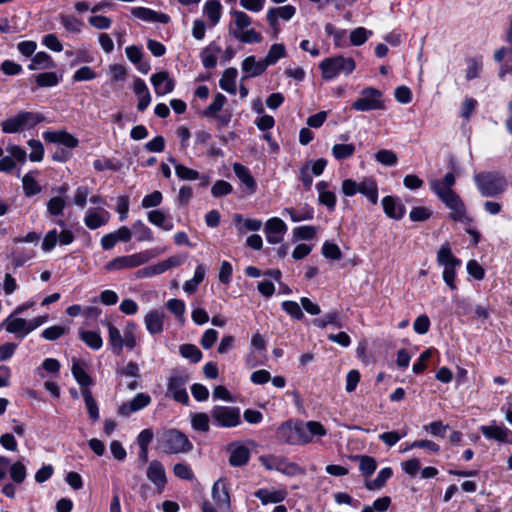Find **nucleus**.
I'll return each instance as SVG.
<instances>
[{"instance_id":"3","label":"nucleus","mask_w":512,"mask_h":512,"mask_svg":"<svg viewBox=\"0 0 512 512\" xmlns=\"http://www.w3.org/2000/svg\"><path fill=\"white\" fill-rule=\"evenodd\" d=\"M45 116L39 112L20 111L15 116L1 122V129L4 133H17L23 130L34 128L43 122Z\"/></svg>"},{"instance_id":"36","label":"nucleus","mask_w":512,"mask_h":512,"mask_svg":"<svg viewBox=\"0 0 512 512\" xmlns=\"http://www.w3.org/2000/svg\"><path fill=\"white\" fill-rule=\"evenodd\" d=\"M313 325L321 329H325L328 325L341 328L343 326L341 322V314L339 311H331L321 318L314 319Z\"/></svg>"},{"instance_id":"59","label":"nucleus","mask_w":512,"mask_h":512,"mask_svg":"<svg viewBox=\"0 0 512 512\" xmlns=\"http://www.w3.org/2000/svg\"><path fill=\"white\" fill-rule=\"evenodd\" d=\"M173 473L182 480L192 481L195 478L192 468L187 463H176L173 467Z\"/></svg>"},{"instance_id":"18","label":"nucleus","mask_w":512,"mask_h":512,"mask_svg":"<svg viewBox=\"0 0 512 512\" xmlns=\"http://www.w3.org/2000/svg\"><path fill=\"white\" fill-rule=\"evenodd\" d=\"M168 161L174 165L176 176L184 181H194L202 179L203 186H206L209 182V177L206 175H200V173L194 169L188 168L182 164L177 163L174 157H169Z\"/></svg>"},{"instance_id":"45","label":"nucleus","mask_w":512,"mask_h":512,"mask_svg":"<svg viewBox=\"0 0 512 512\" xmlns=\"http://www.w3.org/2000/svg\"><path fill=\"white\" fill-rule=\"evenodd\" d=\"M206 269L202 264H199L194 272L192 279L185 282L183 289L185 292L192 294L197 290L198 285L204 280Z\"/></svg>"},{"instance_id":"63","label":"nucleus","mask_w":512,"mask_h":512,"mask_svg":"<svg viewBox=\"0 0 512 512\" xmlns=\"http://www.w3.org/2000/svg\"><path fill=\"white\" fill-rule=\"evenodd\" d=\"M268 12H273L277 19L281 18L285 21L292 19L296 13V8L293 5H285L277 8H270Z\"/></svg>"},{"instance_id":"10","label":"nucleus","mask_w":512,"mask_h":512,"mask_svg":"<svg viewBox=\"0 0 512 512\" xmlns=\"http://www.w3.org/2000/svg\"><path fill=\"white\" fill-rule=\"evenodd\" d=\"M151 397L147 393H138L130 401L122 403L117 413L122 417H128L132 413L138 412L151 404Z\"/></svg>"},{"instance_id":"5","label":"nucleus","mask_w":512,"mask_h":512,"mask_svg":"<svg viewBox=\"0 0 512 512\" xmlns=\"http://www.w3.org/2000/svg\"><path fill=\"white\" fill-rule=\"evenodd\" d=\"M356 67V63L351 57L335 56L325 58L319 64L322 77L325 80H332L339 74L349 75Z\"/></svg>"},{"instance_id":"40","label":"nucleus","mask_w":512,"mask_h":512,"mask_svg":"<svg viewBox=\"0 0 512 512\" xmlns=\"http://www.w3.org/2000/svg\"><path fill=\"white\" fill-rule=\"evenodd\" d=\"M220 51V47L213 44L204 48L200 54L203 66L207 69L214 68L217 64V53H219Z\"/></svg>"},{"instance_id":"17","label":"nucleus","mask_w":512,"mask_h":512,"mask_svg":"<svg viewBox=\"0 0 512 512\" xmlns=\"http://www.w3.org/2000/svg\"><path fill=\"white\" fill-rule=\"evenodd\" d=\"M212 498L219 508H230L231 502L229 495V487L226 480L219 479L214 483L212 487Z\"/></svg>"},{"instance_id":"28","label":"nucleus","mask_w":512,"mask_h":512,"mask_svg":"<svg viewBox=\"0 0 512 512\" xmlns=\"http://www.w3.org/2000/svg\"><path fill=\"white\" fill-rule=\"evenodd\" d=\"M393 475V470L390 467L382 468L375 479L373 480H365L364 486L367 490L375 491L382 489L388 479H390Z\"/></svg>"},{"instance_id":"33","label":"nucleus","mask_w":512,"mask_h":512,"mask_svg":"<svg viewBox=\"0 0 512 512\" xmlns=\"http://www.w3.org/2000/svg\"><path fill=\"white\" fill-rule=\"evenodd\" d=\"M254 496L258 498L262 504L266 505L269 503H280L285 497L286 493L284 491H270L268 489H258Z\"/></svg>"},{"instance_id":"16","label":"nucleus","mask_w":512,"mask_h":512,"mask_svg":"<svg viewBox=\"0 0 512 512\" xmlns=\"http://www.w3.org/2000/svg\"><path fill=\"white\" fill-rule=\"evenodd\" d=\"M147 478L162 491L167 483L166 473L163 464L158 460H153L149 463Z\"/></svg>"},{"instance_id":"38","label":"nucleus","mask_w":512,"mask_h":512,"mask_svg":"<svg viewBox=\"0 0 512 512\" xmlns=\"http://www.w3.org/2000/svg\"><path fill=\"white\" fill-rule=\"evenodd\" d=\"M106 326L108 328L109 344L112 348V351L119 355L124 347L123 336L121 335L119 329L112 323L107 322Z\"/></svg>"},{"instance_id":"21","label":"nucleus","mask_w":512,"mask_h":512,"mask_svg":"<svg viewBox=\"0 0 512 512\" xmlns=\"http://www.w3.org/2000/svg\"><path fill=\"white\" fill-rule=\"evenodd\" d=\"M165 313L161 310H151L144 317L147 331L152 334H160L163 331Z\"/></svg>"},{"instance_id":"44","label":"nucleus","mask_w":512,"mask_h":512,"mask_svg":"<svg viewBox=\"0 0 512 512\" xmlns=\"http://www.w3.org/2000/svg\"><path fill=\"white\" fill-rule=\"evenodd\" d=\"M191 426L193 430L207 433L210 430L209 415L203 412L191 414Z\"/></svg>"},{"instance_id":"51","label":"nucleus","mask_w":512,"mask_h":512,"mask_svg":"<svg viewBox=\"0 0 512 512\" xmlns=\"http://www.w3.org/2000/svg\"><path fill=\"white\" fill-rule=\"evenodd\" d=\"M332 155L337 160H344L350 158L355 152V145L350 144H335L332 147Z\"/></svg>"},{"instance_id":"46","label":"nucleus","mask_w":512,"mask_h":512,"mask_svg":"<svg viewBox=\"0 0 512 512\" xmlns=\"http://www.w3.org/2000/svg\"><path fill=\"white\" fill-rule=\"evenodd\" d=\"M132 231L136 236L137 241L139 242H150L154 240L152 230L146 224H144L142 220H137L136 222H134L132 226Z\"/></svg>"},{"instance_id":"54","label":"nucleus","mask_w":512,"mask_h":512,"mask_svg":"<svg viewBox=\"0 0 512 512\" xmlns=\"http://www.w3.org/2000/svg\"><path fill=\"white\" fill-rule=\"evenodd\" d=\"M22 185L24 193L28 197L36 195L41 191V187L30 173L24 175Z\"/></svg>"},{"instance_id":"61","label":"nucleus","mask_w":512,"mask_h":512,"mask_svg":"<svg viewBox=\"0 0 512 512\" xmlns=\"http://www.w3.org/2000/svg\"><path fill=\"white\" fill-rule=\"evenodd\" d=\"M28 146L31 149V152L29 154V159L32 162H40L43 159L44 156V148L42 143L39 140L36 139H30L27 142Z\"/></svg>"},{"instance_id":"35","label":"nucleus","mask_w":512,"mask_h":512,"mask_svg":"<svg viewBox=\"0 0 512 512\" xmlns=\"http://www.w3.org/2000/svg\"><path fill=\"white\" fill-rule=\"evenodd\" d=\"M359 193L366 196L372 204H377L378 186L373 178H365L362 182H360Z\"/></svg>"},{"instance_id":"13","label":"nucleus","mask_w":512,"mask_h":512,"mask_svg":"<svg viewBox=\"0 0 512 512\" xmlns=\"http://www.w3.org/2000/svg\"><path fill=\"white\" fill-rule=\"evenodd\" d=\"M43 138L46 142L61 144L70 149L77 147L79 144V140L66 130L45 131Z\"/></svg>"},{"instance_id":"2","label":"nucleus","mask_w":512,"mask_h":512,"mask_svg":"<svg viewBox=\"0 0 512 512\" xmlns=\"http://www.w3.org/2000/svg\"><path fill=\"white\" fill-rule=\"evenodd\" d=\"M474 182L483 197H495L507 189L505 177L498 172H481L474 175Z\"/></svg>"},{"instance_id":"39","label":"nucleus","mask_w":512,"mask_h":512,"mask_svg":"<svg viewBox=\"0 0 512 512\" xmlns=\"http://www.w3.org/2000/svg\"><path fill=\"white\" fill-rule=\"evenodd\" d=\"M59 19L64 29L69 33L78 34L84 27V22L74 15L60 14Z\"/></svg>"},{"instance_id":"56","label":"nucleus","mask_w":512,"mask_h":512,"mask_svg":"<svg viewBox=\"0 0 512 512\" xmlns=\"http://www.w3.org/2000/svg\"><path fill=\"white\" fill-rule=\"evenodd\" d=\"M65 206L66 202L64 197L55 196L48 201L47 211L51 216H59L63 214Z\"/></svg>"},{"instance_id":"8","label":"nucleus","mask_w":512,"mask_h":512,"mask_svg":"<svg viewBox=\"0 0 512 512\" xmlns=\"http://www.w3.org/2000/svg\"><path fill=\"white\" fill-rule=\"evenodd\" d=\"M383 108L382 92L372 87L363 89L360 97L352 104V109L362 112Z\"/></svg>"},{"instance_id":"42","label":"nucleus","mask_w":512,"mask_h":512,"mask_svg":"<svg viewBox=\"0 0 512 512\" xmlns=\"http://www.w3.org/2000/svg\"><path fill=\"white\" fill-rule=\"evenodd\" d=\"M147 218L153 225L170 231L173 229V223L167 221V216L161 210H151L147 213Z\"/></svg>"},{"instance_id":"19","label":"nucleus","mask_w":512,"mask_h":512,"mask_svg":"<svg viewBox=\"0 0 512 512\" xmlns=\"http://www.w3.org/2000/svg\"><path fill=\"white\" fill-rule=\"evenodd\" d=\"M230 452L229 464L233 467H241L248 463L250 459V450L241 444H230L228 446Z\"/></svg>"},{"instance_id":"43","label":"nucleus","mask_w":512,"mask_h":512,"mask_svg":"<svg viewBox=\"0 0 512 512\" xmlns=\"http://www.w3.org/2000/svg\"><path fill=\"white\" fill-rule=\"evenodd\" d=\"M222 6L219 1L211 0L206 2L203 8L204 14L209 18L211 26H215L221 18Z\"/></svg>"},{"instance_id":"52","label":"nucleus","mask_w":512,"mask_h":512,"mask_svg":"<svg viewBox=\"0 0 512 512\" xmlns=\"http://www.w3.org/2000/svg\"><path fill=\"white\" fill-rule=\"evenodd\" d=\"M408 434V429L403 428L398 431H390V432H384L379 435V439L385 443L387 446L392 447L394 446L400 439L405 437Z\"/></svg>"},{"instance_id":"64","label":"nucleus","mask_w":512,"mask_h":512,"mask_svg":"<svg viewBox=\"0 0 512 512\" xmlns=\"http://www.w3.org/2000/svg\"><path fill=\"white\" fill-rule=\"evenodd\" d=\"M68 332V329L60 326V325H54L46 328L42 332V337L48 341H55L62 337L64 334Z\"/></svg>"},{"instance_id":"50","label":"nucleus","mask_w":512,"mask_h":512,"mask_svg":"<svg viewBox=\"0 0 512 512\" xmlns=\"http://www.w3.org/2000/svg\"><path fill=\"white\" fill-rule=\"evenodd\" d=\"M136 330L137 325L134 322H127L124 328L123 343L130 350L134 349L137 345Z\"/></svg>"},{"instance_id":"1","label":"nucleus","mask_w":512,"mask_h":512,"mask_svg":"<svg viewBox=\"0 0 512 512\" xmlns=\"http://www.w3.org/2000/svg\"><path fill=\"white\" fill-rule=\"evenodd\" d=\"M327 433L325 427L318 421H286L277 430L278 439L289 445H305L315 436L322 437Z\"/></svg>"},{"instance_id":"47","label":"nucleus","mask_w":512,"mask_h":512,"mask_svg":"<svg viewBox=\"0 0 512 512\" xmlns=\"http://www.w3.org/2000/svg\"><path fill=\"white\" fill-rule=\"evenodd\" d=\"M285 56V45L282 43H276L270 47L267 55L264 57L263 60L265 61L267 66H270L276 64L279 59L284 58Z\"/></svg>"},{"instance_id":"60","label":"nucleus","mask_w":512,"mask_h":512,"mask_svg":"<svg viewBox=\"0 0 512 512\" xmlns=\"http://www.w3.org/2000/svg\"><path fill=\"white\" fill-rule=\"evenodd\" d=\"M226 102V97L222 93H217L212 103L207 107L204 115L207 117H216L217 113L222 110Z\"/></svg>"},{"instance_id":"23","label":"nucleus","mask_w":512,"mask_h":512,"mask_svg":"<svg viewBox=\"0 0 512 512\" xmlns=\"http://www.w3.org/2000/svg\"><path fill=\"white\" fill-rule=\"evenodd\" d=\"M241 67L242 71L247 74L244 78H250L260 76L268 66L263 59L257 61L255 56H248L242 61Z\"/></svg>"},{"instance_id":"12","label":"nucleus","mask_w":512,"mask_h":512,"mask_svg":"<svg viewBox=\"0 0 512 512\" xmlns=\"http://www.w3.org/2000/svg\"><path fill=\"white\" fill-rule=\"evenodd\" d=\"M441 201L452 210L451 218L455 221L460 222H471V219L466 215L465 205L462 202L461 198L452 191L445 197L441 199Z\"/></svg>"},{"instance_id":"20","label":"nucleus","mask_w":512,"mask_h":512,"mask_svg":"<svg viewBox=\"0 0 512 512\" xmlns=\"http://www.w3.org/2000/svg\"><path fill=\"white\" fill-rule=\"evenodd\" d=\"M15 314L8 316L0 325L4 327L7 332L15 334L17 338L23 339L28 335L26 319L14 318Z\"/></svg>"},{"instance_id":"32","label":"nucleus","mask_w":512,"mask_h":512,"mask_svg":"<svg viewBox=\"0 0 512 512\" xmlns=\"http://www.w3.org/2000/svg\"><path fill=\"white\" fill-rule=\"evenodd\" d=\"M437 263L443 267L450 265L461 266V260L456 258L451 251L450 245L445 243L441 245L437 252Z\"/></svg>"},{"instance_id":"48","label":"nucleus","mask_w":512,"mask_h":512,"mask_svg":"<svg viewBox=\"0 0 512 512\" xmlns=\"http://www.w3.org/2000/svg\"><path fill=\"white\" fill-rule=\"evenodd\" d=\"M79 336L80 339L93 350H99L103 345L101 335L98 332L80 331Z\"/></svg>"},{"instance_id":"57","label":"nucleus","mask_w":512,"mask_h":512,"mask_svg":"<svg viewBox=\"0 0 512 512\" xmlns=\"http://www.w3.org/2000/svg\"><path fill=\"white\" fill-rule=\"evenodd\" d=\"M375 159L384 166H394L398 157L392 150L381 149L375 154Z\"/></svg>"},{"instance_id":"14","label":"nucleus","mask_w":512,"mask_h":512,"mask_svg":"<svg viewBox=\"0 0 512 512\" xmlns=\"http://www.w3.org/2000/svg\"><path fill=\"white\" fill-rule=\"evenodd\" d=\"M480 431L487 439L512 444V431L504 425L481 426Z\"/></svg>"},{"instance_id":"6","label":"nucleus","mask_w":512,"mask_h":512,"mask_svg":"<svg viewBox=\"0 0 512 512\" xmlns=\"http://www.w3.org/2000/svg\"><path fill=\"white\" fill-rule=\"evenodd\" d=\"M155 255L150 250L137 252L131 255L118 256L105 265L107 271L133 269L149 262Z\"/></svg>"},{"instance_id":"29","label":"nucleus","mask_w":512,"mask_h":512,"mask_svg":"<svg viewBox=\"0 0 512 512\" xmlns=\"http://www.w3.org/2000/svg\"><path fill=\"white\" fill-rule=\"evenodd\" d=\"M354 460L359 463V471L365 480H369V477L374 474L377 469L376 460L368 455H356Z\"/></svg>"},{"instance_id":"26","label":"nucleus","mask_w":512,"mask_h":512,"mask_svg":"<svg viewBox=\"0 0 512 512\" xmlns=\"http://www.w3.org/2000/svg\"><path fill=\"white\" fill-rule=\"evenodd\" d=\"M84 363L73 358L71 372L77 383L83 388H88L93 384L90 375L85 371Z\"/></svg>"},{"instance_id":"37","label":"nucleus","mask_w":512,"mask_h":512,"mask_svg":"<svg viewBox=\"0 0 512 512\" xmlns=\"http://www.w3.org/2000/svg\"><path fill=\"white\" fill-rule=\"evenodd\" d=\"M229 34L233 36L235 39L243 42V43H260L263 39L262 35L257 32L255 29H248L246 31L234 30L232 28L229 29Z\"/></svg>"},{"instance_id":"9","label":"nucleus","mask_w":512,"mask_h":512,"mask_svg":"<svg viewBox=\"0 0 512 512\" xmlns=\"http://www.w3.org/2000/svg\"><path fill=\"white\" fill-rule=\"evenodd\" d=\"M188 380V377L182 373H177L172 375L169 378V382L167 385V390L172 394V397L175 401L180 402L182 404H188L189 396L184 387Z\"/></svg>"},{"instance_id":"25","label":"nucleus","mask_w":512,"mask_h":512,"mask_svg":"<svg viewBox=\"0 0 512 512\" xmlns=\"http://www.w3.org/2000/svg\"><path fill=\"white\" fill-rule=\"evenodd\" d=\"M109 219H110V213L107 212L106 210H101L98 212V211L89 209L86 212L84 222H85V225L89 229L95 230V229L105 225L109 221Z\"/></svg>"},{"instance_id":"15","label":"nucleus","mask_w":512,"mask_h":512,"mask_svg":"<svg viewBox=\"0 0 512 512\" xmlns=\"http://www.w3.org/2000/svg\"><path fill=\"white\" fill-rule=\"evenodd\" d=\"M150 81L154 87L155 93L158 96H163L171 93L175 87V81L170 78L167 71H161L152 74Z\"/></svg>"},{"instance_id":"41","label":"nucleus","mask_w":512,"mask_h":512,"mask_svg":"<svg viewBox=\"0 0 512 512\" xmlns=\"http://www.w3.org/2000/svg\"><path fill=\"white\" fill-rule=\"evenodd\" d=\"M81 394L85 401V405L87 408L88 415L90 419L94 422L99 419V408L96 400L94 399L91 391L88 388L81 389Z\"/></svg>"},{"instance_id":"7","label":"nucleus","mask_w":512,"mask_h":512,"mask_svg":"<svg viewBox=\"0 0 512 512\" xmlns=\"http://www.w3.org/2000/svg\"><path fill=\"white\" fill-rule=\"evenodd\" d=\"M213 423L222 428H233L241 423L240 409L234 406L216 405L210 411Z\"/></svg>"},{"instance_id":"49","label":"nucleus","mask_w":512,"mask_h":512,"mask_svg":"<svg viewBox=\"0 0 512 512\" xmlns=\"http://www.w3.org/2000/svg\"><path fill=\"white\" fill-rule=\"evenodd\" d=\"M179 352L183 358L190 360L192 363H198L202 359V352L193 344H182Z\"/></svg>"},{"instance_id":"53","label":"nucleus","mask_w":512,"mask_h":512,"mask_svg":"<svg viewBox=\"0 0 512 512\" xmlns=\"http://www.w3.org/2000/svg\"><path fill=\"white\" fill-rule=\"evenodd\" d=\"M35 82L38 87H53L59 83L55 72H43L35 76Z\"/></svg>"},{"instance_id":"34","label":"nucleus","mask_w":512,"mask_h":512,"mask_svg":"<svg viewBox=\"0 0 512 512\" xmlns=\"http://www.w3.org/2000/svg\"><path fill=\"white\" fill-rule=\"evenodd\" d=\"M284 213H287L293 222H301L305 220H311L314 217V210L309 205L305 204L302 207L295 208H285Z\"/></svg>"},{"instance_id":"11","label":"nucleus","mask_w":512,"mask_h":512,"mask_svg":"<svg viewBox=\"0 0 512 512\" xmlns=\"http://www.w3.org/2000/svg\"><path fill=\"white\" fill-rule=\"evenodd\" d=\"M286 232L287 225L278 217L270 218L265 224L264 233L266 240L271 244L282 242Z\"/></svg>"},{"instance_id":"58","label":"nucleus","mask_w":512,"mask_h":512,"mask_svg":"<svg viewBox=\"0 0 512 512\" xmlns=\"http://www.w3.org/2000/svg\"><path fill=\"white\" fill-rule=\"evenodd\" d=\"M465 78L467 81L477 78L482 70V61L477 58H468Z\"/></svg>"},{"instance_id":"24","label":"nucleus","mask_w":512,"mask_h":512,"mask_svg":"<svg viewBox=\"0 0 512 512\" xmlns=\"http://www.w3.org/2000/svg\"><path fill=\"white\" fill-rule=\"evenodd\" d=\"M233 171L237 178L245 185L249 194L255 193L257 184L249 169L240 163L233 164Z\"/></svg>"},{"instance_id":"55","label":"nucleus","mask_w":512,"mask_h":512,"mask_svg":"<svg viewBox=\"0 0 512 512\" xmlns=\"http://www.w3.org/2000/svg\"><path fill=\"white\" fill-rule=\"evenodd\" d=\"M9 472H10L11 479L16 484L23 483L26 478V475H27L26 467L21 461H17L15 463H13L10 466Z\"/></svg>"},{"instance_id":"30","label":"nucleus","mask_w":512,"mask_h":512,"mask_svg":"<svg viewBox=\"0 0 512 512\" xmlns=\"http://www.w3.org/2000/svg\"><path fill=\"white\" fill-rule=\"evenodd\" d=\"M238 75V71L236 68L230 67L227 68L223 74L221 79L219 80V86L226 92L230 94H236V78Z\"/></svg>"},{"instance_id":"22","label":"nucleus","mask_w":512,"mask_h":512,"mask_svg":"<svg viewBox=\"0 0 512 512\" xmlns=\"http://www.w3.org/2000/svg\"><path fill=\"white\" fill-rule=\"evenodd\" d=\"M382 206L387 217L400 220L405 215V206L398 202L393 196H385L382 199Z\"/></svg>"},{"instance_id":"27","label":"nucleus","mask_w":512,"mask_h":512,"mask_svg":"<svg viewBox=\"0 0 512 512\" xmlns=\"http://www.w3.org/2000/svg\"><path fill=\"white\" fill-rule=\"evenodd\" d=\"M329 184L325 181H320L316 184V189L319 193V203L326 206L330 211H333L336 206V196L334 192L328 190Z\"/></svg>"},{"instance_id":"62","label":"nucleus","mask_w":512,"mask_h":512,"mask_svg":"<svg viewBox=\"0 0 512 512\" xmlns=\"http://www.w3.org/2000/svg\"><path fill=\"white\" fill-rule=\"evenodd\" d=\"M432 216V211L428 207L417 206L412 208L409 213V218L413 222H423Z\"/></svg>"},{"instance_id":"4","label":"nucleus","mask_w":512,"mask_h":512,"mask_svg":"<svg viewBox=\"0 0 512 512\" xmlns=\"http://www.w3.org/2000/svg\"><path fill=\"white\" fill-rule=\"evenodd\" d=\"M160 445L166 454H186L193 450V444L188 436L178 429L165 431L160 440Z\"/></svg>"},{"instance_id":"31","label":"nucleus","mask_w":512,"mask_h":512,"mask_svg":"<svg viewBox=\"0 0 512 512\" xmlns=\"http://www.w3.org/2000/svg\"><path fill=\"white\" fill-rule=\"evenodd\" d=\"M55 66V62L52 60L51 56L48 53L38 52L32 57L31 62L28 65V69L34 71L40 69L54 68Z\"/></svg>"}]
</instances>
